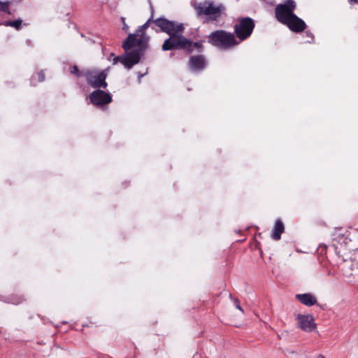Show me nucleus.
I'll use <instances>...</instances> for the list:
<instances>
[{"label":"nucleus","mask_w":358,"mask_h":358,"mask_svg":"<svg viewBox=\"0 0 358 358\" xmlns=\"http://www.w3.org/2000/svg\"><path fill=\"white\" fill-rule=\"evenodd\" d=\"M151 22L152 20L150 18L136 30V33L129 34L122 44L126 53L120 57L115 58L114 63L119 60L126 68L131 69L139 62L141 56L148 47L150 37L146 35L145 30Z\"/></svg>","instance_id":"nucleus-1"},{"label":"nucleus","mask_w":358,"mask_h":358,"mask_svg":"<svg viewBox=\"0 0 358 358\" xmlns=\"http://www.w3.org/2000/svg\"><path fill=\"white\" fill-rule=\"evenodd\" d=\"M152 22L161 29V31L169 35V38L164 41L162 46V50L178 49L186 50L188 52H191L194 48L198 49L201 48L200 43H193L182 35L185 30L182 23L170 21L165 18H157Z\"/></svg>","instance_id":"nucleus-2"},{"label":"nucleus","mask_w":358,"mask_h":358,"mask_svg":"<svg viewBox=\"0 0 358 358\" xmlns=\"http://www.w3.org/2000/svg\"><path fill=\"white\" fill-rule=\"evenodd\" d=\"M296 8V4L294 0H285L275 7V17L279 22L286 25L291 31L301 33L307 26L302 19L294 14Z\"/></svg>","instance_id":"nucleus-3"},{"label":"nucleus","mask_w":358,"mask_h":358,"mask_svg":"<svg viewBox=\"0 0 358 358\" xmlns=\"http://www.w3.org/2000/svg\"><path fill=\"white\" fill-rule=\"evenodd\" d=\"M209 42L221 48H229L238 44L234 34L222 30L215 31L209 36Z\"/></svg>","instance_id":"nucleus-4"},{"label":"nucleus","mask_w":358,"mask_h":358,"mask_svg":"<svg viewBox=\"0 0 358 358\" xmlns=\"http://www.w3.org/2000/svg\"><path fill=\"white\" fill-rule=\"evenodd\" d=\"M197 10L199 14L208 15L213 20H215L221 15L224 7L221 4H215L212 1H205L197 6Z\"/></svg>","instance_id":"nucleus-5"},{"label":"nucleus","mask_w":358,"mask_h":358,"mask_svg":"<svg viewBox=\"0 0 358 358\" xmlns=\"http://www.w3.org/2000/svg\"><path fill=\"white\" fill-rule=\"evenodd\" d=\"M255 23L251 18L245 17L241 19L236 25H235V32L240 39V41H243L249 37L254 29Z\"/></svg>","instance_id":"nucleus-6"},{"label":"nucleus","mask_w":358,"mask_h":358,"mask_svg":"<svg viewBox=\"0 0 358 358\" xmlns=\"http://www.w3.org/2000/svg\"><path fill=\"white\" fill-rule=\"evenodd\" d=\"M108 69H105L101 71H92L87 74L88 83L93 87H107V83L106 78L107 77Z\"/></svg>","instance_id":"nucleus-7"},{"label":"nucleus","mask_w":358,"mask_h":358,"mask_svg":"<svg viewBox=\"0 0 358 358\" xmlns=\"http://www.w3.org/2000/svg\"><path fill=\"white\" fill-rule=\"evenodd\" d=\"M296 320L297 327L304 331L310 332L317 328V324L312 315L299 314L296 316Z\"/></svg>","instance_id":"nucleus-8"},{"label":"nucleus","mask_w":358,"mask_h":358,"mask_svg":"<svg viewBox=\"0 0 358 358\" xmlns=\"http://www.w3.org/2000/svg\"><path fill=\"white\" fill-rule=\"evenodd\" d=\"M91 102L95 106H103L111 102L112 98L110 94L104 91L97 90L90 95Z\"/></svg>","instance_id":"nucleus-9"},{"label":"nucleus","mask_w":358,"mask_h":358,"mask_svg":"<svg viewBox=\"0 0 358 358\" xmlns=\"http://www.w3.org/2000/svg\"><path fill=\"white\" fill-rule=\"evenodd\" d=\"M332 236L334 241H336L341 245H346L350 241L348 231H344L342 229H336L333 233Z\"/></svg>","instance_id":"nucleus-10"},{"label":"nucleus","mask_w":358,"mask_h":358,"mask_svg":"<svg viewBox=\"0 0 358 358\" xmlns=\"http://www.w3.org/2000/svg\"><path fill=\"white\" fill-rule=\"evenodd\" d=\"M189 68L192 71L201 70L204 67V59L201 56L192 57L189 62Z\"/></svg>","instance_id":"nucleus-11"},{"label":"nucleus","mask_w":358,"mask_h":358,"mask_svg":"<svg viewBox=\"0 0 358 358\" xmlns=\"http://www.w3.org/2000/svg\"><path fill=\"white\" fill-rule=\"evenodd\" d=\"M296 299L303 304L311 306L317 303L316 298L310 294H297Z\"/></svg>","instance_id":"nucleus-12"},{"label":"nucleus","mask_w":358,"mask_h":358,"mask_svg":"<svg viewBox=\"0 0 358 358\" xmlns=\"http://www.w3.org/2000/svg\"><path fill=\"white\" fill-rule=\"evenodd\" d=\"M283 231L284 225L282 222L280 220H277L273 229L272 238L276 241L279 240L280 238V235Z\"/></svg>","instance_id":"nucleus-13"},{"label":"nucleus","mask_w":358,"mask_h":358,"mask_svg":"<svg viewBox=\"0 0 358 358\" xmlns=\"http://www.w3.org/2000/svg\"><path fill=\"white\" fill-rule=\"evenodd\" d=\"M10 0H0V11L10 14Z\"/></svg>","instance_id":"nucleus-14"},{"label":"nucleus","mask_w":358,"mask_h":358,"mask_svg":"<svg viewBox=\"0 0 358 358\" xmlns=\"http://www.w3.org/2000/svg\"><path fill=\"white\" fill-rule=\"evenodd\" d=\"M21 24H22V20H16L14 21L6 22L5 23V25L13 27L18 29L20 27Z\"/></svg>","instance_id":"nucleus-15"},{"label":"nucleus","mask_w":358,"mask_h":358,"mask_svg":"<svg viewBox=\"0 0 358 358\" xmlns=\"http://www.w3.org/2000/svg\"><path fill=\"white\" fill-rule=\"evenodd\" d=\"M234 301V306L235 307L238 309L239 310H241L242 313H244L243 310L242 309L241 305H240V303L238 301V300L237 299H233Z\"/></svg>","instance_id":"nucleus-16"},{"label":"nucleus","mask_w":358,"mask_h":358,"mask_svg":"<svg viewBox=\"0 0 358 358\" xmlns=\"http://www.w3.org/2000/svg\"><path fill=\"white\" fill-rule=\"evenodd\" d=\"M121 20L122 22V29L125 32H128L129 31V26L125 22V18L124 17H122Z\"/></svg>","instance_id":"nucleus-17"},{"label":"nucleus","mask_w":358,"mask_h":358,"mask_svg":"<svg viewBox=\"0 0 358 358\" xmlns=\"http://www.w3.org/2000/svg\"><path fill=\"white\" fill-rule=\"evenodd\" d=\"M71 73H73V74H76V75L78 76V70L77 66H73L71 68Z\"/></svg>","instance_id":"nucleus-18"},{"label":"nucleus","mask_w":358,"mask_h":358,"mask_svg":"<svg viewBox=\"0 0 358 358\" xmlns=\"http://www.w3.org/2000/svg\"><path fill=\"white\" fill-rule=\"evenodd\" d=\"M38 76L39 81H43L44 80V74L43 73H39Z\"/></svg>","instance_id":"nucleus-19"},{"label":"nucleus","mask_w":358,"mask_h":358,"mask_svg":"<svg viewBox=\"0 0 358 358\" xmlns=\"http://www.w3.org/2000/svg\"><path fill=\"white\" fill-rule=\"evenodd\" d=\"M343 274H344V275H345L346 277H350V276H351V275H352L351 273H348L347 272H345V271H343Z\"/></svg>","instance_id":"nucleus-20"},{"label":"nucleus","mask_w":358,"mask_h":358,"mask_svg":"<svg viewBox=\"0 0 358 358\" xmlns=\"http://www.w3.org/2000/svg\"><path fill=\"white\" fill-rule=\"evenodd\" d=\"M316 358H325V357L322 355H319Z\"/></svg>","instance_id":"nucleus-21"},{"label":"nucleus","mask_w":358,"mask_h":358,"mask_svg":"<svg viewBox=\"0 0 358 358\" xmlns=\"http://www.w3.org/2000/svg\"><path fill=\"white\" fill-rule=\"evenodd\" d=\"M351 2H355V3H357L358 2V0H349Z\"/></svg>","instance_id":"nucleus-22"},{"label":"nucleus","mask_w":358,"mask_h":358,"mask_svg":"<svg viewBox=\"0 0 358 358\" xmlns=\"http://www.w3.org/2000/svg\"><path fill=\"white\" fill-rule=\"evenodd\" d=\"M308 35H309L312 38H313V35L311 34L310 33H307Z\"/></svg>","instance_id":"nucleus-23"}]
</instances>
